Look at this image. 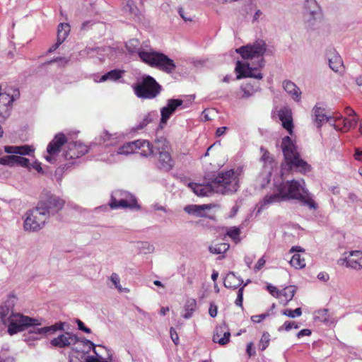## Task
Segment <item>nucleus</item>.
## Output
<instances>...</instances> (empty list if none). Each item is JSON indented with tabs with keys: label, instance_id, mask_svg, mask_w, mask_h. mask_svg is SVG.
Returning a JSON list of instances; mask_svg holds the SVG:
<instances>
[{
	"label": "nucleus",
	"instance_id": "1a4fd4ad",
	"mask_svg": "<svg viewBox=\"0 0 362 362\" xmlns=\"http://www.w3.org/2000/svg\"><path fill=\"white\" fill-rule=\"evenodd\" d=\"M111 209L117 208H130L139 209L136 200L130 194L123 191H116L111 197V201L109 204Z\"/></svg>",
	"mask_w": 362,
	"mask_h": 362
},
{
	"label": "nucleus",
	"instance_id": "b1692460",
	"mask_svg": "<svg viewBox=\"0 0 362 362\" xmlns=\"http://www.w3.org/2000/svg\"><path fill=\"white\" fill-rule=\"evenodd\" d=\"M329 66L336 73L341 74L344 71L342 59L339 54L335 52L329 57Z\"/></svg>",
	"mask_w": 362,
	"mask_h": 362
},
{
	"label": "nucleus",
	"instance_id": "f03ea898",
	"mask_svg": "<svg viewBox=\"0 0 362 362\" xmlns=\"http://www.w3.org/2000/svg\"><path fill=\"white\" fill-rule=\"evenodd\" d=\"M278 191L280 195L272 194L264 197L263 204L258 209L257 214L261 212L264 206L280 202L282 199H298L310 209L315 210L317 208V204L305 189V182L303 180L299 181L292 180L282 182L278 186Z\"/></svg>",
	"mask_w": 362,
	"mask_h": 362
},
{
	"label": "nucleus",
	"instance_id": "5fc2aeb1",
	"mask_svg": "<svg viewBox=\"0 0 362 362\" xmlns=\"http://www.w3.org/2000/svg\"><path fill=\"white\" fill-rule=\"evenodd\" d=\"M243 286L240 287L238 290V296L235 300V304L238 306L241 307L243 305Z\"/></svg>",
	"mask_w": 362,
	"mask_h": 362
},
{
	"label": "nucleus",
	"instance_id": "7ed1b4c3",
	"mask_svg": "<svg viewBox=\"0 0 362 362\" xmlns=\"http://www.w3.org/2000/svg\"><path fill=\"white\" fill-rule=\"evenodd\" d=\"M140 60L144 64L156 67L168 74L172 73L175 69V64L173 59L167 55L156 52L146 45L143 52L139 53Z\"/></svg>",
	"mask_w": 362,
	"mask_h": 362
},
{
	"label": "nucleus",
	"instance_id": "de8ad7c7",
	"mask_svg": "<svg viewBox=\"0 0 362 362\" xmlns=\"http://www.w3.org/2000/svg\"><path fill=\"white\" fill-rule=\"evenodd\" d=\"M358 118L354 117L351 119L346 118L343 119V129L345 132L349 130L351 128L355 127L358 123Z\"/></svg>",
	"mask_w": 362,
	"mask_h": 362
},
{
	"label": "nucleus",
	"instance_id": "49530a36",
	"mask_svg": "<svg viewBox=\"0 0 362 362\" xmlns=\"http://www.w3.org/2000/svg\"><path fill=\"white\" fill-rule=\"evenodd\" d=\"M269 334L268 332H264L259 342V346L262 351L265 350L268 347L269 344Z\"/></svg>",
	"mask_w": 362,
	"mask_h": 362
},
{
	"label": "nucleus",
	"instance_id": "72a5a7b5",
	"mask_svg": "<svg viewBox=\"0 0 362 362\" xmlns=\"http://www.w3.org/2000/svg\"><path fill=\"white\" fill-rule=\"evenodd\" d=\"M124 9L131 15L139 16L141 14V10L137 6L134 0H124Z\"/></svg>",
	"mask_w": 362,
	"mask_h": 362
},
{
	"label": "nucleus",
	"instance_id": "473e14b6",
	"mask_svg": "<svg viewBox=\"0 0 362 362\" xmlns=\"http://www.w3.org/2000/svg\"><path fill=\"white\" fill-rule=\"evenodd\" d=\"M137 144H139L137 141L127 143L118 149L117 153L121 155L137 153Z\"/></svg>",
	"mask_w": 362,
	"mask_h": 362
},
{
	"label": "nucleus",
	"instance_id": "3c124183",
	"mask_svg": "<svg viewBox=\"0 0 362 362\" xmlns=\"http://www.w3.org/2000/svg\"><path fill=\"white\" fill-rule=\"evenodd\" d=\"M298 329V324H296V322H284V325L282 327H280L279 328V332H281L284 329L286 330V331H289L291 330V329Z\"/></svg>",
	"mask_w": 362,
	"mask_h": 362
},
{
	"label": "nucleus",
	"instance_id": "4d7b16f0",
	"mask_svg": "<svg viewBox=\"0 0 362 362\" xmlns=\"http://www.w3.org/2000/svg\"><path fill=\"white\" fill-rule=\"evenodd\" d=\"M0 164L12 166L11 155L0 158Z\"/></svg>",
	"mask_w": 362,
	"mask_h": 362
},
{
	"label": "nucleus",
	"instance_id": "39448f33",
	"mask_svg": "<svg viewBox=\"0 0 362 362\" xmlns=\"http://www.w3.org/2000/svg\"><path fill=\"white\" fill-rule=\"evenodd\" d=\"M135 95L141 99H153L159 95L160 86L151 76H145L140 83L134 87Z\"/></svg>",
	"mask_w": 362,
	"mask_h": 362
},
{
	"label": "nucleus",
	"instance_id": "79ce46f5",
	"mask_svg": "<svg viewBox=\"0 0 362 362\" xmlns=\"http://www.w3.org/2000/svg\"><path fill=\"white\" fill-rule=\"evenodd\" d=\"M110 280L111 282L114 284L115 287L119 291V292H125L129 293V289L127 288H123L122 287L120 284V278L119 275L116 273H112L111 276H110Z\"/></svg>",
	"mask_w": 362,
	"mask_h": 362
},
{
	"label": "nucleus",
	"instance_id": "4468645a",
	"mask_svg": "<svg viewBox=\"0 0 362 362\" xmlns=\"http://www.w3.org/2000/svg\"><path fill=\"white\" fill-rule=\"evenodd\" d=\"M304 9V21L308 26H313L315 22L321 19L322 12L315 0H307Z\"/></svg>",
	"mask_w": 362,
	"mask_h": 362
},
{
	"label": "nucleus",
	"instance_id": "13d9d810",
	"mask_svg": "<svg viewBox=\"0 0 362 362\" xmlns=\"http://www.w3.org/2000/svg\"><path fill=\"white\" fill-rule=\"evenodd\" d=\"M76 323H77L78 329L82 330L84 332L88 333V334L90 333V332H91L90 329L88 327H86L81 320H76Z\"/></svg>",
	"mask_w": 362,
	"mask_h": 362
},
{
	"label": "nucleus",
	"instance_id": "69168bd1",
	"mask_svg": "<svg viewBox=\"0 0 362 362\" xmlns=\"http://www.w3.org/2000/svg\"><path fill=\"white\" fill-rule=\"evenodd\" d=\"M246 351L249 356H252L255 354V351L253 350V343L252 342H249L247 344Z\"/></svg>",
	"mask_w": 362,
	"mask_h": 362
},
{
	"label": "nucleus",
	"instance_id": "774afa93",
	"mask_svg": "<svg viewBox=\"0 0 362 362\" xmlns=\"http://www.w3.org/2000/svg\"><path fill=\"white\" fill-rule=\"evenodd\" d=\"M85 362H102V361H100V358L98 357L90 356L86 358Z\"/></svg>",
	"mask_w": 362,
	"mask_h": 362
},
{
	"label": "nucleus",
	"instance_id": "a211bd4d",
	"mask_svg": "<svg viewBox=\"0 0 362 362\" xmlns=\"http://www.w3.org/2000/svg\"><path fill=\"white\" fill-rule=\"evenodd\" d=\"M78 341H74L71 345V349L77 353L88 354L90 349H93L95 355L98 353L95 350V345L91 341L86 339H81L78 337Z\"/></svg>",
	"mask_w": 362,
	"mask_h": 362
},
{
	"label": "nucleus",
	"instance_id": "f3484780",
	"mask_svg": "<svg viewBox=\"0 0 362 362\" xmlns=\"http://www.w3.org/2000/svg\"><path fill=\"white\" fill-rule=\"evenodd\" d=\"M67 142V139L63 133L57 134L54 139L49 143L47 147V152L50 156L57 155L63 145Z\"/></svg>",
	"mask_w": 362,
	"mask_h": 362
},
{
	"label": "nucleus",
	"instance_id": "8fccbe9b",
	"mask_svg": "<svg viewBox=\"0 0 362 362\" xmlns=\"http://www.w3.org/2000/svg\"><path fill=\"white\" fill-rule=\"evenodd\" d=\"M17 154L20 156L29 155L34 151V148L28 146H21L17 147Z\"/></svg>",
	"mask_w": 362,
	"mask_h": 362
},
{
	"label": "nucleus",
	"instance_id": "f8f14e48",
	"mask_svg": "<svg viewBox=\"0 0 362 362\" xmlns=\"http://www.w3.org/2000/svg\"><path fill=\"white\" fill-rule=\"evenodd\" d=\"M156 144V148L159 151V168L166 171L172 170L174 167V161L169 152L168 143L165 139H160Z\"/></svg>",
	"mask_w": 362,
	"mask_h": 362
},
{
	"label": "nucleus",
	"instance_id": "ddd939ff",
	"mask_svg": "<svg viewBox=\"0 0 362 362\" xmlns=\"http://www.w3.org/2000/svg\"><path fill=\"white\" fill-rule=\"evenodd\" d=\"M37 206L49 216L50 214L57 213L62 209L64 201L55 195L50 194L42 199Z\"/></svg>",
	"mask_w": 362,
	"mask_h": 362
},
{
	"label": "nucleus",
	"instance_id": "0e129e2a",
	"mask_svg": "<svg viewBox=\"0 0 362 362\" xmlns=\"http://www.w3.org/2000/svg\"><path fill=\"white\" fill-rule=\"evenodd\" d=\"M209 315L211 317H215L217 315V306L213 304H211L209 310Z\"/></svg>",
	"mask_w": 362,
	"mask_h": 362
},
{
	"label": "nucleus",
	"instance_id": "f257e3e1",
	"mask_svg": "<svg viewBox=\"0 0 362 362\" xmlns=\"http://www.w3.org/2000/svg\"><path fill=\"white\" fill-rule=\"evenodd\" d=\"M265 51V44L262 42H257L253 45H247L236 49V52L239 53L244 59L256 61V64L252 66L248 62H237L235 69L238 74L237 79L247 77L262 79L263 76L258 71V67L261 68L264 66L263 55Z\"/></svg>",
	"mask_w": 362,
	"mask_h": 362
},
{
	"label": "nucleus",
	"instance_id": "6e6552de",
	"mask_svg": "<svg viewBox=\"0 0 362 362\" xmlns=\"http://www.w3.org/2000/svg\"><path fill=\"white\" fill-rule=\"evenodd\" d=\"M7 325L8 332L10 335H13L23 331L25 327L40 325V322L37 319L32 318L21 313H14V314L10 316V320L7 323Z\"/></svg>",
	"mask_w": 362,
	"mask_h": 362
},
{
	"label": "nucleus",
	"instance_id": "9b49d317",
	"mask_svg": "<svg viewBox=\"0 0 362 362\" xmlns=\"http://www.w3.org/2000/svg\"><path fill=\"white\" fill-rule=\"evenodd\" d=\"M19 95L20 93L18 90H12V93L10 91L3 93L1 89L0 119H5L10 116L13 102L18 98Z\"/></svg>",
	"mask_w": 362,
	"mask_h": 362
},
{
	"label": "nucleus",
	"instance_id": "09e8293b",
	"mask_svg": "<svg viewBox=\"0 0 362 362\" xmlns=\"http://www.w3.org/2000/svg\"><path fill=\"white\" fill-rule=\"evenodd\" d=\"M282 314L286 317L291 318H296L300 317L302 315V310L300 308H298L295 310L286 309L282 312Z\"/></svg>",
	"mask_w": 362,
	"mask_h": 362
},
{
	"label": "nucleus",
	"instance_id": "e433bc0d",
	"mask_svg": "<svg viewBox=\"0 0 362 362\" xmlns=\"http://www.w3.org/2000/svg\"><path fill=\"white\" fill-rule=\"evenodd\" d=\"M14 314L10 307L7 305H2L0 306V320L3 324L7 325L10 320V316Z\"/></svg>",
	"mask_w": 362,
	"mask_h": 362
},
{
	"label": "nucleus",
	"instance_id": "6e6d98bb",
	"mask_svg": "<svg viewBox=\"0 0 362 362\" xmlns=\"http://www.w3.org/2000/svg\"><path fill=\"white\" fill-rule=\"evenodd\" d=\"M267 316H269V314H261L258 315H253L251 317V320L256 323H259L262 320H264Z\"/></svg>",
	"mask_w": 362,
	"mask_h": 362
},
{
	"label": "nucleus",
	"instance_id": "c756f323",
	"mask_svg": "<svg viewBox=\"0 0 362 362\" xmlns=\"http://www.w3.org/2000/svg\"><path fill=\"white\" fill-rule=\"evenodd\" d=\"M243 280L233 272H229L224 279V286L229 288H236L241 285Z\"/></svg>",
	"mask_w": 362,
	"mask_h": 362
},
{
	"label": "nucleus",
	"instance_id": "58836bf2",
	"mask_svg": "<svg viewBox=\"0 0 362 362\" xmlns=\"http://www.w3.org/2000/svg\"><path fill=\"white\" fill-rule=\"evenodd\" d=\"M122 72L123 71H120V70H117V69L112 70V71L106 73L105 74H104L100 78V81L103 82V81H105L107 80L114 81H117L122 77Z\"/></svg>",
	"mask_w": 362,
	"mask_h": 362
},
{
	"label": "nucleus",
	"instance_id": "5701e85b",
	"mask_svg": "<svg viewBox=\"0 0 362 362\" xmlns=\"http://www.w3.org/2000/svg\"><path fill=\"white\" fill-rule=\"evenodd\" d=\"M296 291V288L294 286H289L281 291H279V296L276 298L279 299V302L284 305H286L289 301H291Z\"/></svg>",
	"mask_w": 362,
	"mask_h": 362
},
{
	"label": "nucleus",
	"instance_id": "bf43d9fd",
	"mask_svg": "<svg viewBox=\"0 0 362 362\" xmlns=\"http://www.w3.org/2000/svg\"><path fill=\"white\" fill-rule=\"evenodd\" d=\"M267 289L272 296L275 298H277V296H279V290H278L276 287L272 286V284H268Z\"/></svg>",
	"mask_w": 362,
	"mask_h": 362
},
{
	"label": "nucleus",
	"instance_id": "6ab92c4d",
	"mask_svg": "<svg viewBox=\"0 0 362 362\" xmlns=\"http://www.w3.org/2000/svg\"><path fill=\"white\" fill-rule=\"evenodd\" d=\"M278 115L282 123V127L291 135L293 128L291 110L288 108L281 109L279 111Z\"/></svg>",
	"mask_w": 362,
	"mask_h": 362
},
{
	"label": "nucleus",
	"instance_id": "7c9ffc66",
	"mask_svg": "<svg viewBox=\"0 0 362 362\" xmlns=\"http://www.w3.org/2000/svg\"><path fill=\"white\" fill-rule=\"evenodd\" d=\"M137 142V153L142 156H151L153 153V147L146 140H138Z\"/></svg>",
	"mask_w": 362,
	"mask_h": 362
},
{
	"label": "nucleus",
	"instance_id": "680f3d73",
	"mask_svg": "<svg viewBox=\"0 0 362 362\" xmlns=\"http://www.w3.org/2000/svg\"><path fill=\"white\" fill-rule=\"evenodd\" d=\"M311 334V330L310 329H303L297 333V337L301 338L305 336H310Z\"/></svg>",
	"mask_w": 362,
	"mask_h": 362
},
{
	"label": "nucleus",
	"instance_id": "603ef678",
	"mask_svg": "<svg viewBox=\"0 0 362 362\" xmlns=\"http://www.w3.org/2000/svg\"><path fill=\"white\" fill-rule=\"evenodd\" d=\"M178 13L180 16V17L185 21H189L191 22L192 21V17L191 15H189L188 13H187L182 8H180L178 10Z\"/></svg>",
	"mask_w": 362,
	"mask_h": 362
},
{
	"label": "nucleus",
	"instance_id": "c9c22d12",
	"mask_svg": "<svg viewBox=\"0 0 362 362\" xmlns=\"http://www.w3.org/2000/svg\"><path fill=\"white\" fill-rule=\"evenodd\" d=\"M229 247V244L226 243H215L209 247V250L212 254L220 255L228 251Z\"/></svg>",
	"mask_w": 362,
	"mask_h": 362
},
{
	"label": "nucleus",
	"instance_id": "20e7f679",
	"mask_svg": "<svg viewBox=\"0 0 362 362\" xmlns=\"http://www.w3.org/2000/svg\"><path fill=\"white\" fill-rule=\"evenodd\" d=\"M213 185L218 193L235 192L238 187V175L233 170L220 173L213 182Z\"/></svg>",
	"mask_w": 362,
	"mask_h": 362
},
{
	"label": "nucleus",
	"instance_id": "37998d69",
	"mask_svg": "<svg viewBox=\"0 0 362 362\" xmlns=\"http://www.w3.org/2000/svg\"><path fill=\"white\" fill-rule=\"evenodd\" d=\"M12 165L17 164L22 167H27L29 165V160L18 154L11 155Z\"/></svg>",
	"mask_w": 362,
	"mask_h": 362
},
{
	"label": "nucleus",
	"instance_id": "412c9836",
	"mask_svg": "<svg viewBox=\"0 0 362 362\" xmlns=\"http://www.w3.org/2000/svg\"><path fill=\"white\" fill-rule=\"evenodd\" d=\"M188 187L194 192V193L199 197L209 196L213 191H215L214 185H202L197 183L190 182Z\"/></svg>",
	"mask_w": 362,
	"mask_h": 362
},
{
	"label": "nucleus",
	"instance_id": "423d86ee",
	"mask_svg": "<svg viewBox=\"0 0 362 362\" xmlns=\"http://www.w3.org/2000/svg\"><path fill=\"white\" fill-rule=\"evenodd\" d=\"M281 148L286 162L290 168L296 167L300 170H305L307 163L300 158L299 153L289 136H285L283 139Z\"/></svg>",
	"mask_w": 362,
	"mask_h": 362
},
{
	"label": "nucleus",
	"instance_id": "c85d7f7f",
	"mask_svg": "<svg viewBox=\"0 0 362 362\" xmlns=\"http://www.w3.org/2000/svg\"><path fill=\"white\" fill-rule=\"evenodd\" d=\"M70 157H79L88 152V148L80 142H74L69 145Z\"/></svg>",
	"mask_w": 362,
	"mask_h": 362
},
{
	"label": "nucleus",
	"instance_id": "ea45409f",
	"mask_svg": "<svg viewBox=\"0 0 362 362\" xmlns=\"http://www.w3.org/2000/svg\"><path fill=\"white\" fill-rule=\"evenodd\" d=\"M290 264L296 269H303L305 267V258L298 253L295 254L290 260Z\"/></svg>",
	"mask_w": 362,
	"mask_h": 362
},
{
	"label": "nucleus",
	"instance_id": "393cba45",
	"mask_svg": "<svg viewBox=\"0 0 362 362\" xmlns=\"http://www.w3.org/2000/svg\"><path fill=\"white\" fill-rule=\"evenodd\" d=\"M283 88L294 100L299 101L300 100L301 91L293 82L291 81H284L283 82Z\"/></svg>",
	"mask_w": 362,
	"mask_h": 362
},
{
	"label": "nucleus",
	"instance_id": "bb28decb",
	"mask_svg": "<svg viewBox=\"0 0 362 362\" xmlns=\"http://www.w3.org/2000/svg\"><path fill=\"white\" fill-rule=\"evenodd\" d=\"M260 151L262 154L261 160L264 163V165L267 168V170L265 172L267 176L265 179V182L268 183L269 182L270 170L272 168V163L274 160L273 158L269 153V152L264 148H261Z\"/></svg>",
	"mask_w": 362,
	"mask_h": 362
},
{
	"label": "nucleus",
	"instance_id": "aec40b11",
	"mask_svg": "<svg viewBox=\"0 0 362 362\" xmlns=\"http://www.w3.org/2000/svg\"><path fill=\"white\" fill-rule=\"evenodd\" d=\"M313 117L315 124L318 128L332 119L331 117H329L325 114L323 108L317 105H315L313 108Z\"/></svg>",
	"mask_w": 362,
	"mask_h": 362
},
{
	"label": "nucleus",
	"instance_id": "a19ab883",
	"mask_svg": "<svg viewBox=\"0 0 362 362\" xmlns=\"http://www.w3.org/2000/svg\"><path fill=\"white\" fill-rule=\"evenodd\" d=\"M137 248L144 255L151 254L155 250L153 245L148 242H139L137 243Z\"/></svg>",
	"mask_w": 362,
	"mask_h": 362
},
{
	"label": "nucleus",
	"instance_id": "a878e982",
	"mask_svg": "<svg viewBox=\"0 0 362 362\" xmlns=\"http://www.w3.org/2000/svg\"><path fill=\"white\" fill-rule=\"evenodd\" d=\"M240 90L243 93L241 98L245 99L252 96L255 93L260 90V85L259 82L246 83L243 84Z\"/></svg>",
	"mask_w": 362,
	"mask_h": 362
},
{
	"label": "nucleus",
	"instance_id": "9d476101",
	"mask_svg": "<svg viewBox=\"0 0 362 362\" xmlns=\"http://www.w3.org/2000/svg\"><path fill=\"white\" fill-rule=\"evenodd\" d=\"M340 267L351 269L356 271L362 269V251L352 250L343 253L337 260Z\"/></svg>",
	"mask_w": 362,
	"mask_h": 362
},
{
	"label": "nucleus",
	"instance_id": "864d4df0",
	"mask_svg": "<svg viewBox=\"0 0 362 362\" xmlns=\"http://www.w3.org/2000/svg\"><path fill=\"white\" fill-rule=\"evenodd\" d=\"M170 337H171L173 341L174 342V344L175 345H177L179 343V337H178V334H177L176 330L173 327H171L170 329Z\"/></svg>",
	"mask_w": 362,
	"mask_h": 362
},
{
	"label": "nucleus",
	"instance_id": "338daca9",
	"mask_svg": "<svg viewBox=\"0 0 362 362\" xmlns=\"http://www.w3.org/2000/svg\"><path fill=\"white\" fill-rule=\"evenodd\" d=\"M354 158L356 160L362 162V151H359L358 149H356Z\"/></svg>",
	"mask_w": 362,
	"mask_h": 362
},
{
	"label": "nucleus",
	"instance_id": "dca6fc26",
	"mask_svg": "<svg viewBox=\"0 0 362 362\" xmlns=\"http://www.w3.org/2000/svg\"><path fill=\"white\" fill-rule=\"evenodd\" d=\"M183 101L180 99H169L167 100L166 106L163 107L160 110L161 118L160 121L162 123H166L167 120L170 118V115L174 113L176 109L181 106Z\"/></svg>",
	"mask_w": 362,
	"mask_h": 362
},
{
	"label": "nucleus",
	"instance_id": "0eeeda50",
	"mask_svg": "<svg viewBox=\"0 0 362 362\" xmlns=\"http://www.w3.org/2000/svg\"><path fill=\"white\" fill-rule=\"evenodd\" d=\"M41 210L38 206L26 213L23 228L26 231H37L41 229L49 216L47 212Z\"/></svg>",
	"mask_w": 362,
	"mask_h": 362
},
{
	"label": "nucleus",
	"instance_id": "a18cd8bd",
	"mask_svg": "<svg viewBox=\"0 0 362 362\" xmlns=\"http://www.w3.org/2000/svg\"><path fill=\"white\" fill-rule=\"evenodd\" d=\"M240 229L238 227H231L227 231V235L235 243L240 241Z\"/></svg>",
	"mask_w": 362,
	"mask_h": 362
},
{
	"label": "nucleus",
	"instance_id": "cd10ccee",
	"mask_svg": "<svg viewBox=\"0 0 362 362\" xmlns=\"http://www.w3.org/2000/svg\"><path fill=\"white\" fill-rule=\"evenodd\" d=\"M125 47L131 55L137 54L139 56V53L145 49L146 45H141L137 39H131L127 42Z\"/></svg>",
	"mask_w": 362,
	"mask_h": 362
},
{
	"label": "nucleus",
	"instance_id": "4be33fe9",
	"mask_svg": "<svg viewBox=\"0 0 362 362\" xmlns=\"http://www.w3.org/2000/svg\"><path fill=\"white\" fill-rule=\"evenodd\" d=\"M212 209L211 204H202V205H195L191 204L186 206L184 208V211L188 214L195 215L199 217H204L206 216L205 211L209 210Z\"/></svg>",
	"mask_w": 362,
	"mask_h": 362
},
{
	"label": "nucleus",
	"instance_id": "2eb2a0df",
	"mask_svg": "<svg viewBox=\"0 0 362 362\" xmlns=\"http://www.w3.org/2000/svg\"><path fill=\"white\" fill-rule=\"evenodd\" d=\"M78 341V337L76 334L66 332L51 339L50 344L55 348L64 349L71 346L74 341Z\"/></svg>",
	"mask_w": 362,
	"mask_h": 362
},
{
	"label": "nucleus",
	"instance_id": "e2e57ef3",
	"mask_svg": "<svg viewBox=\"0 0 362 362\" xmlns=\"http://www.w3.org/2000/svg\"><path fill=\"white\" fill-rule=\"evenodd\" d=\"M265 262H266V261L263 257L260 258L257 261L256 265L255 266V270H256V271L260 270L264 266Z\"/></svg>",
	"mask_w": 362,
	"mask_h": 362
},
{
	"label": "nucleus",
	"instance_id": "f704fd0d",
	"mask_svg": "<svg viewBox=\"0 0 362 362\" xmlns=\"http://www.w3.org/2000/svg\"><path fill=\"white\" fill-rule=\"evenodd\" d=\"M70 32V26L68 23H62L58 26L57 39L59 44H62Z\"/></svg>",
	"mask_w": 362,
	"mask_h": 362
},
{
	"label": "nucleus",
	"instance_id": "c03bdc74",
	"mask_svg": "<svg viewBox=\"0 0 362 362\" xmlns=\"http://www.w3.org/2000/svg\"><path fill=\"white\" fill-rule=\"evenodd\" d=\"M64 322H57L52 325L45 327L46 333L52 335L54 334L57 331H63L64 329Z\"/></svg>",
	"mask_w": 362,
	"mask_h": 362
},
{
	"label": "nucleus",
	"instance_id": "2f4dec72",
	"mask_svg": "<svg viewBox=\"0 0 362 362\" xmlns=\"http://www.w3.org/2000/svg\"><path fill=\"white\" fill-rule=\"evenodd\" d=\"M220 329L221 330L219 332V329H217L216 333L214 334L213 341L215 343H218L221 345H225L230 340V333L229 332H225L223 336H221L223 330L221 328H220Z\"/></svg>",
	"mask_w": 362,
	"mask_h": 362
},
{
	"label": "nucleus",
	"instance_id": "052dcab7",
	"mask_svg": "<svg viewBox=\"0 0 362 362\" xmlns=\"http://www.w3.org/2000/svg\"><path fill=\"white\" fill-rule=\"evenodd\" d=\"M16 146H4V151L8 154H17V148Z\"/></svg>",
	"mask_w": 362,
	"mask_h": 362
},
{
	"label": "nucleus",
	"instance_id": "4c0bfd02",
	"mask_svg": "<svg viewBox=\"0 0 362 362\" xmlns=\"http://www.w3.org/2000/svg\"><path fill=\"white\" fill-rule=\"evenodd\" d=\"M197 307L196 300L194 299H189L187 300L185 305L183 317L185 319H189Z\"/></svg>",
	"mask_w": 362,
	"mask_h": 362
}]
</instances>
